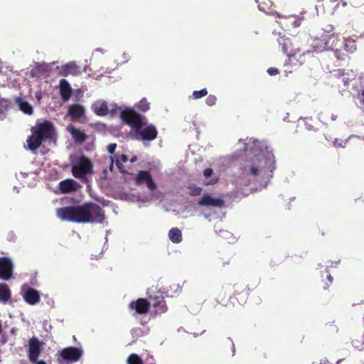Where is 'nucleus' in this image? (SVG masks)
<instances>
[{
  "label": "nucleus",
  "mask_w": 364,
  "mask_h": 364,
  "mask_svg": "<svg viewBox=\"0 0 364 364\" xmlns=\"http://www.w3.org/2000/svg\"><path fill=\"white\" fill-rule=\"evenodd\" d=\"M275 169V160L272 154L264 156L262 154H255L253 157L245 160L240 166V175L242 177L258 176L260 173L267 171L272 173Z\"/></svg>",
  "instance_id": "1"
},
{
  "label": "nucleus",
  "mask_w": 364,
  "mask_h": 364,
  "mask_svg": "<svg viewBox=\"0 0 364 364\" xmlns=\"http://www.w3.org/2000/svg\"><path fill=\"white\" fill-rule=\"evenodd\" d=\"M31 134L28 136L26 143L28 149L36 151L43 142L52 141L56 138L55 128L49 120L37 122L31 128Z\"/></svg>",
  "instance_id": "2"
},
{
  "label": "nucleus",
  "mask_w": 364,
  "mask_h": 364,
  "mask_svg": "<svg viewBox=\"0 0 364 364\" xmlns=\"http://www.w3.org/2000/svg\"><path fill=\"white\" fill-rule=\"evenodd\" d=\"M57 215L63 220L77 223H85L86 221L84 204L58 208Z\"/></svg>",
  "instance_id": "3"
},
{
  "label": "nucleus",
  "mask_w": 364,
  "mask_h": 364,
  "mask_svg": "<svg viewBox=\"0 0 364 364\" xmlns=\"http://www.w3.org/2000/svg\"><path fill=\"white\" fill-rule=\"evenodd\" d=\"M83 350L77 347H67L63 348L57 354L58 364H71L77 362L82 356Z\"/></svg>",
  "instance_id": "4"
},
{
  "label": "nucleus",
  "mask_w": 364,
  "mask_h": 364,
  "mask_svg": "<svg viewBox=\"0 0 364 364\" xmlns=\"http://www.w3.org/2000/svg\"><path fill=\"white\" fill-rule=\"evenodd\" d=\"M120 117L122 119L129 125L134 131H139L144 125L146 124V119L136 111L132 109H124L121 112Z\"/></svg>",
  "instance_id": "5"
},
{
  "label": "nucleus",
  "mask_w": 364,
  "mask_h": 364,
  "mask_svg": "<svg viewBox=\"0 0 364 364\" xmlns=\"http://www.w3.org/2000/svg\"><path fill=\"white\" fill-rule=\"evenodd\" d=\"M85 223H102L105 219L103 209L95 203H84Z\"/></svg>",
  "instance_id": "6"
},
{
  "label": "nucleus",
  "mask_w": 364,
  "mask_h": 364,
  "mask_svg": "<svg viewBox=\"0 0 364 364\" xmlns=\"http://www.w3.org/2000/svg\"><path fill=\"white\" fill-rule=\"evenodd\" d=\"M93 165L91 161L85 156L79 158L78 163L73 166L71 171L76 178H82L86 175L92 173Z\"/></svg>",
  "instance_id": "7"
},
{
  "label": "nucleus",
  "mask_w": 364,
  "mask_h": 364,
  "mask_svg": "<svg viewBox=\"0 0 364 364\" xmlns=\"http://www.w3.org/2000/svg\"><path fill=\"white\" fill-rule=\"evenodd\" d=\"M278 43L282 50L287 55L296 51L299 52L301 49L300 42L295 37L280 36L278 38Z\"/></svg>",
  "instance_id": "8"
},
{
  "label": "nucleus",
  "mask_w": 364,
  "mask_h": 364,
  "mask_svg": "<svg viewBox=\"0 0 364 364\" xmlns=\"http://www.w3.org/2000/svg\"><path fill=\"white\" fill-rule=\"evenodd\" d=\"M43 345V343L41 342L36 336H33L28 340L27 354L30 362L37 361L41 353Z\"/></svg>",
  "instance_id": "9"
},
{
  "label": "nucleus",
  "mask_w": 364,
  "mask_h": 364,
  "mask_svg": "<svg viewBox=\"0 0 364 364\" xmlns=\"http://www.w3.org/2000/svg\"><path fill=\"white\" fill-rule=\"evenodd\" d=\"M233 288V295L230 296L231 302L233 304H235V301L241 305L245 304L247 301L250 291L248 286L245 284H235Z\"/></svg>",
  "instance_id": "10"
},
{
  "label": "nucleus",
  "mask_w": 364,
  "mask_h": 364,
  "mask_svg": "<svg viewBox=\"0 0 364 364\" xmlns=\"http://www.w3.org/2000/svg\"><path fill=\"white\" fill-rule=\"evenodd\" d=\"M158 131L154 124L146 125L144 129L141 128L134 132V139L142 141H152L156 139Z\"/></svg>",
  "instance_id": "11"
},
{
  "label": "nucleus",
  "mask_w": 364,
  "mask_h": 364,
  "mask_svg": "<svg viewBox=\"0 0 364 364\" xmlns=\"http://www.w3.org/2000/svg\"><path fill=\"white\" fill-rule=\"evenodd\" d=\"M13 263L7 257H0V279L4 281L9 280L13 276Z\"/></svg>",
  "instance_id": "12"
},
{
  "label": "nucleus",
  "mask_w": 364,
  "mask_h": 364,
  "mask_svg": "<svg viewBox=\"0 0 364 364\" xmlns=\"http://www.w3.org/2000/svg\"><path fill=\"white\" fill-rule=\"evenodd\" d=\"M135 182L137 185L145 183L146 187L150 191H154L156 189V185L149 171H140L136 175Z\"/></svg>",
  "instance_id": "13"
},
{
  "label": "nucleus",
  "mask_w": 364,
  "mask_h": 364,
  "mask_svg": "<svg viewBox=\"0 0 364 364\" xmlns=\"http://www.w3.org/2000/svg\"><path fill=\"white\" fill-rule=\"evenodd\" d=\"M305 52L301 49L299 52H294L291 54H289L288 60L284 63V66L287 67L290 65L291 68L293 67H299L305 63Z\"/></svg>",
  "instance_id": "14"
},
{
  "label": "nucleus",
  "mask_w": 364,
  "mask_h": 364,
  "mask_svg": "<svg viewBox=\"0 0 364 364\" xmlns=\"http://www.w3.org/2000/svg\"><path fill=\"white\" fill-rule=\"evenodd\" d=\"M198 204L206 207L222 208L225 202L222 198H213L210 195L205 193L198 200Z\"/></svg>",
  "instance_id": "15"
},
{
  "label": "nucleus",
  "mask_w": 364,
  "mask_h": 364,
  "mask_svg": "<svg viewBox=\"0 0 364 364\" xmlns=\"http://www.w3.org/2000/svg\"><path fill=\"white\" fill-rule=\"evenodd\" d=\"M150 302L146 299L139 298L129 304V308L134 309L139 314H146L150 309Z\"/></svg>",
  "instance_id": "16"
},
{
  "label": "nucleus",
  "mask_w": 364,
  "mask_h": 364,
  "mask_svg": "<svg viewBox=\"0 0 364 364\" xmlns=\"http://www.w3.org/2000/svg\"><path fill=\"white\" fill-rule=\"evenodd\" d=\"M149 299L153 302L152 306L156 313L162 314L166 311L167 306L162 293L158 292L157 295L149 296Z\"/></svg>",
  "instance_id": "17"
},
{
  "label": "nucleus",
  "mask_w": 364,
  "mask_h": 364,
  "mask_svg": "<svg viewBox=\"0 0 364 364\" xmlns=\"http://www.w3.org/2000/svg\"><path fill=\"white\" fill-rule=\"evenodd\" d=\"M58 70L59 75L61 76L77 75L80 73L79 66L73 62L58 67Z\"/></svg>",
  "instance_id": "18"
},
{
  "label": "nucleus",
  "mask_w": 364,
  "mask_h": 364,
  "mask_svg": "<svg viewBox=\"0 0 364 364\" xmlns=\"http://www.w3.org/2000/svg\"><path fill=\"white\" fill-rule=\"evenodd\" d=\"M81 186L73 179H65L60 182L59 188L63 193L77 191Z\"/></svg>",
  "instance_id": "19"
},
{
  "label": "nucleus",
  "mask_w": 364,
  "mask_h": 364,
  "mask_svg": "<svg viewBox=\"0 0 364 364\" xmlns=\"http://www.w3.org/2000/svg\"><path fill=\"white\" fill-rule=\"evenodd\" d=\"M59 90L61 99L64 102H67L70 98L72 93L69 82L65 79H61L59 83Z\"/></svg>",
  "instance_id": "20"
},
{
  "label": "nucleus",
  "mask_w": 364,
  "mask_h": 364,
  "mask_svg": "<svg viewBox=\"0 0 364 364\" xmlns=\"http://www.w3.org/2000/svg\"><path fill=\"white\" fill-rule=\"evenodd\" d=\"M25 301L30 305H35L40 301L39 292L33 288H29L23 294Z\"/></svg>",
  "instance_id": "21"
},
{
  "label": "nucleus",
  "mask_w": 364,
  "mask_h": 364,
  "mask_svg": "<svg viewBox=\"0 0 364 364\" xmlns=\"http://www.w3.org/2000/svg\"><path fill=\"white\" fill-rule=\"evenodd\" d=\"M68 114L73 120H77L85 115V108L79 104L72 105L69 107Z\"/></svg>",
  "instance_id": "22"
},
{
  "label": "nucleus",
  "mask_w": 364,
  "mask_h": 364,
  "mask_svg": "<svg viewBox=\"0 0 364 364\" xmlns=\"http://www.w3.org/2000/svg\"><path fill=\"white\" fill-rule=\"evenodd\" d=\"M68 130L76 143L82 144L87 138V136L84 132L74 127H70Z\"/></svg>",
  "instance_id": "23"
},
{
  "label": "nucleus",
  "mask_w": 364,
  "mask_h": 364,
  "mask_svg": "<svg viewBox=\"0 0 364 364\" xmlns=\"http://www.w3.org/2000/svg\"><path fill=\"white\" fill-rule=\"evenodd\" d=\"M11 292L6 284H0V303L6 304L11 299Z\"/></svg>",
  "instance_id": "24"
},
{
  "label": "nucleus",
  "mask_w": 364,
  "mask_h": 364,
  "mask_svg": "<svg viewBox=\"0 0 364 364\" xmlns=\"http://www.w3.org/2000/svg\"><path fill=\"white\" fill-rule=\"evenodd\" d=\"M48 71L47 65H38L31 70V75L33 77L40 78Z\"/></svg>",
  "instance_id": "25"
},
{
  "label": "nucleus",
  "mask_w": 364,
  "mask_h": 364,
  "mask_svg": "<svg viewBox=\"0 0 364 364\" xmlns=\"http://www.w3.org/2000/svg\"><path fill=\"white\" fill-rule=\"evenodd\" d=\"M352 344L354 348L358 350H363L364 346V329L360 332L357 333L353 339L352 340Z\"/></svg>",
  "instance_id": "26"
},
{
  "label": "nucleus",
  "mask_w": 364,
  "mask_h": 364,
  "mask_svg": "<svg viewBox=\"0 0 364 364\" xmlns=\"http://www.w3.org/2000/svg\"><path fill=\"white\" fill-rule=\"evenodd\" d=\"M168 237L171 242L179 243L182 241L181 231L177 228H173L168 232Z\"/></svg>",
  "instance_id": "27"
},
{
  "label": "nucleus",
  "mask_w": 364,
  "mask_h": 364,
  "mask_svg": "<svg viewBox=\"0 0 364 364\" xmlns=\"http://www.w3.org/2000/svg\"><path fill=\"white\" fill-rule=\"evenodd\" d=\"M94 112L98 116H105L109 109L106 102L96 103L94 105Z\"/></svg>",
  "instance_id": "28"
},
{
  "label": "nucleus",
  "mask_w": 364,
  "mask_h": 364,
  "mask_svg": "<svg viewBox=\"0 0 364 364\" xmlns=\"http://www.w3.org/2000/svg\"><path fill=\"white\" fill-rule=\"evenodd\" d=\"M16 102L19 105L20 109L25 114H31L33 113V107L31 105L21 98L16 99Z\"/></svg>",
  "instance_id": "29"
},
{
  "label": "nucleus",
  "mask_w": 364,
  "mask_h": 364,
  "mask_svg": "<svg viewBox=\"0 0 364 364\" xmlns=\"http://www.w3.org/2000/svg\"><path fill=\"white\" fill-rule=\"evenodd\" d=\"M127 364H143V360L139 355L132 353L127 360Z\"/></svg>",
  "instance_id": "30"
},
{
  "label": "nucleus",
  "mask_w": 364,
  "mask_h": 364,
  "mask_svg": "<svg viewBox=\"0 0 364 364\" xmlns=\"http://www.w3.org/2000/svg\"><path fill=\"white\" fill-rule=\"evenodd\" d=\"M136 108L141 112H146L150 108V104L146 100V99L144 98L141 100L139 103L136 105Z\"/></svg>",
  "instance_id": "31"
},
{
  "label": "nucleus",
  "mask_w": 364,
  "mask_h": 364,
  "mask_svg": "<svg viewBox=\"0 0 364 364\" xmlns=\"http://www.w3.org/2000/svg\"><path fill=\"white\" fill-rule=\"evenodd\" d=\"M345 49L350 53L355 51L357 49L355 41L350 39L347 40L345 43Z\"/></svg>",
  "instance_id": "32"
},
{
  "label": "nucleus",
  "mask_w": 364,
  "mask_h": 364,
  "mask_svg": "<svg viewBox=\"0 0 364 364\" xmlns=\"http://www.w3.org/2000/svg\"><path fill=\"white\" fill-rule=\"evenodd\" d=\"M208 95V91L206 90V88H203L200 90H196V91H193V94H192V97L194 100H198V99H200V98H202L205 96H206Z\"/></svg>",
  "instance_id": "33"
},
{
  "label": "nucleus",
  "mask_w": 364,
  "mask_h": 364,
  "mask_svg": "<svg viewBox=\"0 0 364 364\" xmlns=\"http://www.w3.org/2000/svg\"><path fill=\"white\" fill-rule=\"evenodd\" d=\"M188 188L190 190L189 194L193 196L200 195L202 191V188L200 187L196 186L194 184L190 185Z\"/></svg>",
  "instance_id": "34"
},
{
  "label": "nucleus",
  "mask_w": 364,
  "mask_h": 364,
  "mask_svg": "<svg viewBox=\"0 0 364 364\" xmlns=\"http://www.w3.org/2000/svg\"><path fill=\"white\" fill-rule=\"evenodd\" d=\"M217 97L215 95H210L205 100V102L209 106H213L216 104Z\"/></svg>",
  "instance_id": "35"
},
{
  "label": "nucleus",
  "mask_w": 364,
  "mask_h": 364,
  "mask_svg": "<svg viewBox=\"0 0 364 364\" xmlns=\"http://www.w3.org/2000/svg\"><path fill=\"white\" fill-rule=\"evenodd\" d=\"M267 73L269 75H276L279 73V71L277 68L271 67L268 68Z\"/></svg>",
  "instance_id": "36"
},
{
  "label": "nucleus",
  "mask_w": 364,
  "mask_h": 364,
  "mask_svg": "<svg viewBox=\"0 0 364 364\" xmlns=\"http://www.w3.org/2000/svg\"><path fill=\"white\" fill-rule=\"evenodd\" d=\"M213 173V171L212 168H207L204 170L203 171V174H204V176L208 178V177H210Z\"/></svg>",
  "instance_id": "37"
},
{
  "label": "nucleus",
  "mask_w": 364,
  "mask_h": 364,
  "mask_svg": "<svg viewBox=\"0 0 364 364\" xmlns=\"http://www.w3.org/2000/svg\"><path fill=\"white\" fill-rule=\"evenodd\" d=\"M116 147H117L116 144H109L107 146V151H109V153L113 154L116 149Z\"/></svg>",
  "instance_id": "38"
},
{
  "label": "nucleus",
  "mask_w": 364,
  "mask_h": 364,
  "mask_svg": "<svg viewBox=\"0 0 364 364\" xmlns=\"http://www.w3.org/2000/svg\"><path fill=\"white\" fill-rule=\"evenodd\" d=\"M328 328L330 330H331L332 331H336V332H337V331H338V327H337L336 325H334V324H329V325L328 326Z\"/></svg>",
  "instance_id": "39"
},
{
  "label": "nucleus",
  "mask_w": 364,
  "mask_h": 364,
  "mask_svg": "<svg viewBox=\"0 0 364 364\" xmlns=\"http://www.w3.org/2000/svg\"><path fill=\"white\" fill-rule=\"evenodd\" d=\"M120 159L122 162H127L128 160V157L124 154H122L120 156Z\"/></svg>",
  "instance_id": "40"
},
{
  "label": "nucleus",
  "mask_w": 364,
  "mask_h": 364,
  "mask_svg": "<svg viewBox=\"0 0 364 364\" xmlns=\"http://www.w3.org/2000/svg\"><path fill=\"white\" fill-rule=\"evenodd\" d=\"M326 278L328 280L329 283L332 284V282L333 281V277L330 274L326 275Z\"/></svg>",
  "instance_id": "41"
},
{
  "label": "nucleus",
  "mask_w": 364,
  "mask_h": 364,
  "mask_svg": "<svg viewBox=\"0 0 364 364\" xmlns=\"http://www.w3.org/2000/svg\"><path fill=\"white\" fill-rule=\"evenodd\" d=\"M34 363L35 364H46V363L44 360H38V359Z\"/></svg>",
  "instance_id": "42"
},
{
  "label": "nucleus",
  "mask_w": 364,
  "mask_h": 364,
  "mask_svg": "<svg viewBox=\"0 0 364 364\" xmlns=\"http://www.w3.org/2000/svg\"><path fill=\"white\" fill-rule=\"evenodd\" d=\"M217 182V180L216 179H214V180H210V181L207 182L206 183L207 184H214Z\"/></svg>",
  "instance_id": "43"
},
{
  "label": "nucleus",
  "mask_w": 364,
  "mask_h": 364,
  "mask_svg": "<svg viewBox=\"0 0 364 364\" xmlns=\"http://www.w3.org/2000/svg\"><path fill=\"white\" fill-rule=\"evenodd\" d=\"M112 168H113V159H112V158H111V164L109 166L110 171H112Z\"/></svg>",
  "instance_id": "44"
},
{
  "label": "nucleus",
  "mask_w": 364,
  "mask_h": 364,
  "mask_svg": "<svg viewBox=\"0 0 364 364\" xmlns=\"http://www.w3.org/2000/svg\"><path fill=\"white\" fill-rule=\"evenodd\" d=\"M136 160V156H133V157L131 159L130 161H131L132 163H133V162H134Z\"/></svg>",
  "instance_id": "45"
},
{
  "label": "nucleus",
  "mask_w": 364,
  "mask_h": 364,
  "mask_svg": "<svg viewBox=\"0 0 364 364\" xmlns=\"http://www.w3.org/2000/svg\"><path fill=\"white\" fill-rule=\"evenodd\" d=\"M284 73H286V75L287 76L288 73H291L292 71L291 70H285Z\"/></svg>",
  "instance_id": "46"
},
{
  "label": "nucleus",
  "mask_w": 364,
  "mask_h": 364,
  "mask_svg": "<svg viewBox=\"0 0 364 364\" xmlns=\"http://www.w3.org/2000/svg\"><path fill=\"white\" fill-rule=\"evenodd\" d=\"M361 95L363 96V103L364 104V90L362 91Z\"/></svg>",
  "instance_id": "47"
}]
</instances>
